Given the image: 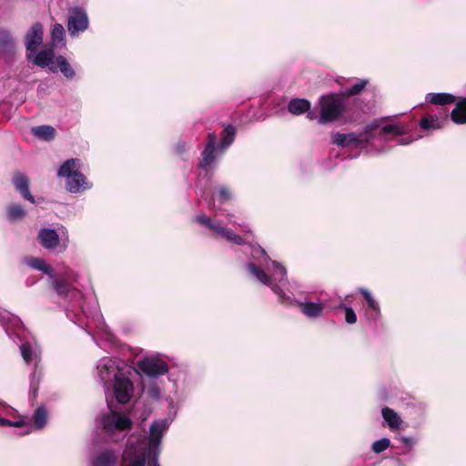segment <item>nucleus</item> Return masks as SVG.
<instances>
[{
  "mask_svg": "<svg viewBox=\"0 0 466 466\" xmlns=\"http://www.w3.org/2000/svg\"><path fill=\"white\" fill-rule=\"evenodd\" d=\"M359 292L364 297L365 300L368 303V306L376 301V299L373 298L372 294L369 289L365 288H360L359 289Z\"/></svg>",
  "mask_w": 466,
  "mask_h": 466,
  "instance_id": "obj_40",
  "label": "nucleus"
},
{
  "mask_svg": "<svg viewBox=\"0 0 466 466\" xmlns=\"http://www.w3.org/2000/svg\"><path fill=\"white\" fill-rule=\"evenodd\" d=\"M310 102L306 98H293L288 104V110L295 116L306 113L310 108Z\"/></svg>",
  "mask_w": 466,
  "mask_h": 466,
  "instance_id": "obj_21",
  "label": "nucleus"
},
{
  "mask_svg": "<svg viewBox=\"0 0 466 466\" xmlns=\"http://www.w3.org/2000/svg\"><path fill=\"white\" fill-rule=\"evenodd\" d=\"M88 25V16L84 8L76 6L69 9L67 30L71 36H76L79 33L86 31Z\"/></svg>",
  "mask_w": 466,
  "mask_h": 466,
  "instance_id": "obj_10",
  "label": "nucleus"
},
{
  "mask_svg": "<svg viewBox=\"0 0 466 466\" xmlns=\"http://www.w3.org/2000/svg\"><path fill=\"white\" fill-rule=\"evenodd\" d=\"M158 455L157 456V459L154 458L153 455H151V458L149 461H147V466H159V463L157 461Z\"/></svg>",
  "mask_w": 466,
  "mask_h": 466,
  "instance_id": "obj_44",
  "label": "nucleus"
},
{
  "mask_svg": "<svg viewBox=\"0 0 466 466\" xmlns=\"http://www.w3.org/2000/svg\"><path fill=\"white\" fill-rule=\"evenodd\" d=\"M21 355L26 364H33L36 368L41 357V350L39 346L34 342H25L20 346ZM36 375V369L32 373V380H34Z\"/></svg>",
  "mask_w": 466,
  "mask_h": 466,
  "instance_id": "obj_16",
  "label": "nucleus"
},
{
  "mask_svg": "<svg viewBox=\"0 0 466 466\" xmlns=\"http://www.w3.org/2000/svg\"><path fill=\"white\" fill-rule=\"evenodd\" d=\"M400 441L402 443H404L407 446L412 447L415 443V441L411 437L408 436H401Z\"/></svg>",
  "mask_w": 466,
  "mask_h": 466,
  "instance_id": "obj_43",
  "label": "nucleus"
},
{
  "mask_svg": "<svg viewBox=\"0 0 466 466\" xmlns=\"http://www.w3.org/2000/svg\"><path fill=\"white\" fill-rule=\"evenodd\" d=\"M56 58L54 49L51 46L46 47L35 54H33V52L27 54L28 60L40 67H48L53 73L57 72Z\"/></svg>",
  "mask_w": 466,
  "mask_h": 466,
  "instance_id": "obj_13",
  "label": "nucleus"
},
{
  "mask_svg": "<svg viewBox=\"0 0 466 466\" xmlns=\"http://www.w3.org/2000/svg\"><path fill=\"white\" fill-rule=\"evenodd\" d=\"M59 279H65V281H76L78 279V274L70 268H66L64 272L56 275Z\"/></svg>",
  "mask_w": 466,
  "mask_h": 466,
  "instance_id": "obj_38",
  "label": "nucleus"
},
{
  "mask_svg": "<svg viewBox=\"0 0 466 466\" xmlns=\"http://www.w3.org/2000/svg\"><path fill=\"white\" fill-rule=\"evenodd\" d=\"M451 118L456 124H466V98L456 104L451 113Z\"/></svg>",
  "mask_w": 466,
  "mask_h": 466,
  "instance_id": "obj_24",
  "label": "nucleus"
},
{
  "mask_svg": "<svg viewBox=\"0 0 466 466\" xmlns=\"http://www.w3.org/2000/svg\"><path fill=\"white\" fill-rule=\"evenodd\" d=\"M38 240L40 245L48 250H55L59 248L60 252L65 251L69 243L67 232L62 235L61 239L56 229L53 228H41L38 232Z\"/></svg>",
  "mask_w": 466,
  "mask_h": 466,
  "instance_id": "obj_9",
  "label": "nucleus"
},
{
  "mask_svg": "<svg viewBox=\"0 0 466 466\" xmlns=\"http://www.w3.org/2000/svg\"><path fill=\"white\" fill-rule=\"evenodd\" d=\"M399 143H400V145H408V144L410 143V141H407V140H405V139H400V140L399 141Z\"/></svg>",
  "mask_w": 466,
  "mask_h": 466,
  "instance_id": "obj_49",
  "label": "nucleus"
},
{
  "mask_svg": "<svg viewBox=\"0 0 466 466\" xmlns=\"http://www.w3.org/2000/svg\"><path fill=\"white\" fill-rule=\"evenodd\" d=\"M339 308L345 310V320L348 324H354L357 322L356 313L350 306L340 304Z\"/></svg>",
  "mask_w": 466,
  "mask_h": 466,
  "instance_id": "obj_36",
  "label": "nucleus"
},
{
  "mask_svg": "<svg viewBox=\"0 0 466 466\" xmlns=\"http://www.w3.org/2000/svg\"><path fill=\"white\" fill-rule=\"evenodd\" d=\"M218 191H219V196H220L221 199L228 200L230 198L231 194L227 187H219Z\"/></svg>",
  "mask_w": 466,
  "mask_h": 466,
  "instance_id": "obj_42",
  "label": "nucleus"
},
{
  "mask_svg": "<svg viewBox=\"0 0 466 466\" xmlns=\"http://www.w3.org/2000/svg\"><path fill=\"white\" fill-rule=\"evenodd\" d=\"M404 128L398 125L390 124L382 127L381 133L380 134V137L383 140H386L385 136L388 134H392L394 136H400L404 134Z\"/></svg>",
  "mask_w": 466,
  "mask_h": 466,
  "instance_id": "obj_32",
  "label": "nucleus"
},
{
  "mask_svg": "<svg viewBox=\"0 0 466 466\" xmlns=\"http://www.w3.org/2000/svg\"><path fill=\"white\" fill-rule=\"evenodd\" d=\"M367 84H368L367 80L361 79L359 82H357L356 84H354L352 86H350V88L346 89L344 91V95L347 96L359 95L365 88Z\"/></svg>",
  "mask_w": 466,
  "mask_h": 466,
  "instance_id": "obj_35",
  "label": "nucleus"
},
{
  "mask_svg": "<svg viewBox=\"0 0 466 466\" xmlns=\"http://www.w3.org/2000/svg\"><path fill=\"white\" fill-rule=\"evenodd\" d=\"M390 440L389 438H381L380 440L375 441L371 445V451L376 453L380 454L383 451H385L390 446Z\"/></svg>",
  "mask_w": 466,
  "mask_h": 466,
  "instance_id": "obj_33",
  "label": "nucleus"
},
{
  "mask_svg": "<svg viewBox=\"0 0 466 466\" xmlns=\"http://www.w3.org/2000/svg\"><path fill=\"white\" fill-rule=\"evenodd\" d=\"M25 215V211L21 205L13 204L8 207L7 217L11 221L22 218Z\"/></svg>",
  "mask_w": 466,
  "mask_h": 466,
  "instance_id": "obj_31",
  "label": "nucleus"
},
{
  "mask_svg": "<svg viewBox=\"0 0 466 466\" xmlns=\"http://www.w3.org/2000/svg\"><path fill=\"white\" fill-rule=\"evenodd\" d=\"M66 316H67L68 318H70V313H69V311H68V310L66 311Z\"/></svg>",
  "mask_w": 466,
  "mask_h": 466,
  "instance_id": "obj_50",
  "label": "nucleus"
},
{
  "mask_svg": "<svg viewBox=\"0 0 466 466\" xmlns=\"http://www.w3.org/2000/svg\"><path fill=\"white\" fill-rule=\"evenodd\" d=\"M307 117L310 120L316 118V114L315 112H312V111H308V115H307Z\"/></svg>",
  "mask_w": 466,
  "mask_h": 466,
  "instance_id": "obj_48",
  "label": "nucleus"
},
{
  "mask_svg": "<svg viewBox=\"0 0 466 466\" xmlns=\"http://www.w3.org/2000/svg\"><path fill=\"white\" fill-rule=\"evenodd\" d=\"M0 46L6 48L14 46L13 38L8 31L0 30Z\"/></svg>",
  "mask_w": 466,
  "mask_h": 466,
  "instance_id": "obj_37",
  "label": "nucleus"
},
{
  "mask_svg": "<svg viewBox=\"0 0 466 466\" xmlns=\"http://www.w3.org/2000/svg\"><path fill=\"white\" fill-rule=\"evenodd\" d=\"M111 384L113 385V394L117 402L127 403L134 392V386L128 373L124 371L122 374H119Z\"/></svg>",
  "mask_w": 466,
  "mask_h": 466,
  "instance_id": "obj_11",
  "label": "nucleus"
},
{
  "mask_svg": "<svg viewBox=\"0 0 466 466\" xmlns=\"http://www.w3.org/2000/svg\"><path fill=\"white\" fill-rule=\"evenodd\" d=\"M217 144V135L215 133H209L208 135L207 145L202 152V159L199 164L200 167L205 171H208L215 163L217 158L216 153L219 154V148Z\"/></svg>",
  "mask_w": 466,
  "mask_h": 466,
  "instance_id": "obj_14",
  "label": "nucleus"
},
{
  "mask_svg": "<svg viewBox=\"0 0 466 466\" xmlns=\"http://www.w3.org/2000/svg\"><path fill=\"white\" fill-rule=\"evenodd\" d=\"M97 376L103 383L105 394L107 396L110 391L111 383L116 380L124 370L119 368L116 361L110 357L101 358L96 364Z\"/></svg>",
  "mask_w": 466,
  "mask_h": 466,
  "instance_id": "obj_7",
  "label": "nucleus"
},
{
  "mask_svg": "<svg viewBox=\"0 0 466 466\" xmlns=\"http://www.w3.org/2000/svg\"><path fill=\"white\" fill-rule=\"evenodd\" d=\"M117 456L112 450H106L96 456L91 461L92 466H115L116 463Z\"/></svg>",
  "mask_w": 466,
  "mask_h": 466,
  "instance_id": "obj_19",
  "label": "nucleus"
},
{
  "mask_svg": "<svg viewBox=\"0 0 466 466\" xmlns=\"http://www.w3.org/2000/svg\"><path fill=\"white\" fill-rule=\"evenodd\" d=\"M50 285L55 290L56 294L66 300H73L78 298L81 293L78 289L74 288L70 283L65 281V279H59L56 275H55L50 279Z\"/></svg>",
  "mask_w": 466,
  "mask_h": 466,
  "instance_id": "obj_15",
  "label": "nucleus"
},
{
  "mask_svg": "<svg viewBox=\"0 0 466 466\" xmlns=\"http://www.w3.org/2000/svg\"><path fill=\"white\" fill-rule=\"evenodd\" d=\"M66 32L61 24H56L51 32V47L63 46L66 45Z\"/></svg>",
  "mask_w": 466,
  "mask_h": 466,
  "instance_id": "obj_25",
  "label": "nucleus"
},
{
  "mask_svg": "<svg viewBox=\"0 0 466 466\" xmlns=\"http://www.w3.org/2000/svg\"><path fill=\"white\" fill-rule=\"evenodd\" d=\"M100 425L105 433L115 440V437L126 436L133 426V420L127 414L110 409L107 412L102 414Z\"/></svg>",
  "mask_w": 466,
  "mask_h": 466,
  "instance_id": "obj_5",
  "label": "nucleus"
},
{
  "mask_svg": "<svg viewBox=\"0 0 466 466\" xmlns=\"http://www.w3.org/2000/svg\"><path fill=\"white\" fill-rule=\"evenodd\" d=\"M425 99L431 104L440 106H445L455 102V96L449 93H429Z\"/></svg>",
  "mask_w": 466,
  "mask_h": 466,
  "instance_id": "obj_22",
  "label": "nucleus"
},
{
  "mask_svg": "<svg viewBox=\"0 0 466 466\" xmlns=\"http://www.w3.org/2000/svg\"><path fill=\"white\" fill-rule=\"evenodd\" d=\"M379 127V123L374 121L364 127L363 130L360 133H339L335 132L331 134V142L341 147H365L371 143L374 137V131Z\"/></svg>",
  "mask_w": 466,
  "mask_h": 466,
  "instance_id": "obj_4",
  "label": "nucleus"
},
{
  "mask_svg": "<svg viewBox=\"0 0 466 466\" xmlns=\"http://www.w3.org/2000/svg\"><path fill=\"white\" fill-rule=\"evenodd\" d=\"M320 106V116L318 119L319 124H328L337 120L345 110L343 97L336 94L322 96Z\"/></svg>",
  "mask_w": 466,
  "mask_h": 466,
  "instance_id": "obj_6",
  "label": "nucleus"
},
{
  "mask_svg": "<svg viewBox=\"0 0 466 466\" xmlns=\"http://www.w3.org/2000/svg\"><path fill=\"white\" fill-rule=\"evenodd\" d=\"M28 265L36 270L42 271L49 277V279L53 278L56 274L54 273L50 265L46 264L43 258H32Z\"/></svg>",
  "mask_w": 466,
  "mask_h": 466,
  "instance_id": "obj_28",
  "label": "nucleus"
},
{
  "mask_svg": "<svg viewBox=\"0 0 466 466\" xmlns=\"http://www.w3.org/2000/svg\"><path fill=\"white\" fill-rule=\"evenodd\" d=\"M443 120L435 116L424 117L420 120V127L424 130L439 129L442 127Z\"/></svg>",
  "mask_w": 466,
  "mask_h": 466,
  "instance_id": "obj_30",
  "label": "nucleus"
},
{
  "mask_svg": "<svg viewBox=\"0 0 466 466\" xmlns=\"http://www.w3.org/2000/svg\"><path fill=\"white\" fill-rule=\"evenodd\" d=\"M0 426H11V420L0 416Z\"/></svg>",
  "mask_w": 466,
  "mask_h": 466,
  "instance_id": "obj_46",
  "label": "nucleus"
},
{
  "mask_svg": "<svg viewBox=\"0 0 466 466\" xmlns=\"http://www.w3.org/2000/svg\"><path fill=\"white\" fill-rule=\"evenodd\" d=\"M23 425H25V421L23 420H15V421L11 420L12 427H21Z\"/></svg>",
  "mask_w": 466,
  "mask_h": 466,
  "instance_id": "obj_47",
  "label": "nucleus"
},
{
  "mask_svg": "<svg viewBox=\"0 0 466 466\" xmlns=\"http://www.w3.org/2000/svg\"><path fill=\"white\" fill-rule=\"evenodd\" d=\"M367 309H374L375 311H379L380 309L379 302L376 300L372 304L369 305V308Z\"/></svg>",
  "mask_w": 466,
  "mask_h": 466,
  "instance_id": "obj_45",
  "label": "nucleus"
},
{
  "mask_svg": "<svg viewBox=\"0 0 466 466\" xmlns=\"http://www.w3.org/2000/svg\"><path fill=\"white\" fill-rule=\"evenodd\" d=\"M236 137V129L232 125L226 127L222 132V138L220 144L218 146L219 148V155L233 143Z\"/></svg>",
  "mask_w": 466,
  "mask_h": 466,
  "instance_id": "obj_23",
  "label": "nucleus"
},
{
  "mask_svg": "<svg viewBox=\"0 0 466 466\" xmlns=\"http://www.w3.org/2000/svg\"><path fill=\"white\" fill-rule=\"evenodd\" d=\"M381 415L384 421L387 423L390 429L399 430L400 429L402 420L400 415L392 409L385 407L381 410Z\"/></svg>",
  "mask_w": 466,
  "mask_h": 466,
  "instance_id": "obj_20",
  "label": "nucleus"
},
{
  "mask_svg": "<svg viewBox=\"0 0 466 466\" xmlns=\"http://www.w3.org/2000/svg\"><path fill=\"white\" fill-rule=\"evenodd\" d=\"M44 38L43 25L35 23L25 36V47L28 52H34L42 43Z\"/></svg>",
  "mask_w": 466,
  "mask_h": 466,
  "instance_id": "obj_17",
  "label": "nucleus"
},
{
  "mask_svg": "<svg viewBox=\"0 0 466 466\" xmlns=\"http://www.w3.org/2000/svg\"><path fill=\"white\" fill-rule=\"evenodd\" d=\"M13 181L16 190H18L25 199L31 203H35V198L29 191L28 177L23 174H17L15 176Z\"/></svg>",
  "mask_w": 466,
  "mask_h": 466,
  "instance_id": "obj_18",
  "label": "nucleus"
},
{
  "mask_svg": "<svg viewBox=\"0 0 466 466\" xmlns=\"http://www.w3.org/2000/svg\"><path fill=\"white\" fill-rule=\"evenodd\" d=\"M35 137L49 141L55 137L56 130L51 126H38L32 128Z\"/></svg>",
  "mask_w": 466,
  "mask_h": 466,
  "instance_id": "obj_27",
  "label": "nucleus"
},
{
  "mask_svg": "<svg viewBox=\"0 0 466 466\" xmlns=\"http://www.w3.org/2000/svg\"><path fill=\"white\" fill-rule=\"evenodd\" d=\"M143 390L146 392L148 396H150L153 399L158 400L161 396V390L158 385L156 383V381L150 382L148 385H147L145 382L143 383Z\"/></svg>",
  "mask_w": 466,
  "mask_h": 466,
  "instance_id": "obj_34",
  "label": "nucleus"
},
{
  "mask_svg": "<svg viewBox=\"0 0 466 466\" xmlns=\"http://www.w3.org/2000/svg\"><path fill=\"white\" fill-rule=\"evenodd\" d=\"M195 221L209 229H212L216 234L225 238L229 242L235 243L237 245L244 244V239L239 235L220 226L218 223L213 222V220L206 215H198L196 217Z\"/></svg>",
  "mask_w": 466,
  "mask_h": 466,
  "instance_id": "obj_12",
  "label": "nucleus"
},
{
  "mask_svg": "<svg viewBox=\"0 0 466 466\" xmlns=\"http://www.w3.org/2000/svg\"><path fill=\"white\" fill-rule=\"evenodd\" d=\"M47 421V411L44 407H38L34 413V423L36 430L42 429Z\"/></svg>",
  "mask_w": 466,
  "mask_h": 466,
  "instance_id": "obj_29",
  "label": "nucleus"
},
{
  "mask_svg": "<svg viewBox=\"0 0 466 466\" xmlns=\"http://www.w3.org/2000/svg\"><path fill=\"white\" fill-rule=\"evenodd\" d=\"M10 319H11V314L9 312L0 310V323L2 325L7 324Z\"/></svg>",
  "mask_w": 466,
  "mask_h": 466,
  "instance_id": "obj_41",
  "label": "nucleus"
},
{
  "mask_svg": "<svg viewBox=\"0 0 466 466\" xmlns=\"http://www.w3.org/2000/svg\"><path fill=\"white\" fill-rule=\"evenodd\" d=\"M137 371L149 379H157L167 374L169 370L167 363L161 359L159 354L150 355L138 360Z\"/></svg>",
  "mask_w": 466,
  "mask_h": 466,
  "instance_id": "obj_8",
  "label": "nucleus"
},
{
  "mask_svg": "<svg viewBox=\"0 0 466 466\" xmlns=\"http://www.w3.org/2000/svg\"><path fill=\"white\" fill-rule=\"evenodd\" d=\"M82 162L78 158L67 159L60 167L57 176L66 178V187L70 193H80L92 187L80 172Z\"/></svg>",
  "mask_w": 466,
  "mask_h": 466,
  "instance_id": "obj_3",
  "label": "nucleus"
},
{
  "mask_svg": "<svg viewBox=\"0 0 466 466\" xmlns=\"http://www.w3.org/2000/svg\"><path fill=\"white\" fill-rule=\"evenodd\" d=\"M56 65L57 67V72L60 71L63 76L68 79H72L75 77L76 73L69 62L63 56H58L56 58Z\"/></svg>",
  "mask_w": 466,
  "mask_h": 466,
  "instance_id": "obj_26",
  "label": "nucleus"
},
{
  "mask_svg": "<svg viewBox=\"0 0 466 466\" xmlns=\"http://www.w3.org/2000/svg\"><path fill=\"white\" fill-rule=\"evenodd\" d=\"M171 422V418L154 420L149 427L148 438L142 434L130 435L121 456L120 466H146L151 455L157 459L162 438Z\"/></svg>",
  "mask_w": 466,
  "mask_h": 466,
  "instance_id": "obj_2",
  "label": "nucleus"
},
{
  "mask_svg": "<svg viewBox=\"0 0 466 466\" xmlns=\"http://www.w3.org/2000/svg\"><path fill=\"white\" fill-rule=\"evenodd\" d=\"M247 269L253 279L271 289L280 304L288 307L298 305L301 313L309 319H318L323 315V303L302 302L295 299L289 288L290 283L285 267L271 260L261 247H251V261L247 264Z\"/></svg>",
  "mask_w": 466,
  "mask_h": 466,
  "instance_id": "obj_1",
  "label": "nucleus"
},
{
  "mask_svg": "<svg viewBox=\"0 0 466 466\" xmlns=\"http://www.w3.org/2000/svg\"><path fill=\"white\" fill-rule=\"evenodd\" d=\"M365 317L370 322L376 324L381 317L380 309H379V311H375L374 309H366Z\"/></svg>",
  "mask_w": 466,
  "mask_h": 466,
  "instance_id": "obj_39",
  "label": "nucleus"
}]
</instances>
